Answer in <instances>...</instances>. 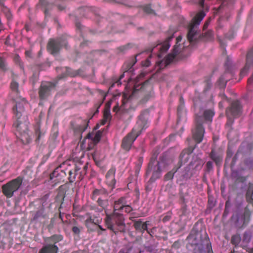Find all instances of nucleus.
<instances>
[{"label": "nucleus", "mask_w": 253, "mask_h": 253, "mask_svg": "<svg viewBox=\"0 0 253 253\" xmlns=\"http://www.w3.org/2000/svg\"><path fill=\"white\" fill-rule=\"evenodd\" d=\"M207 170L208 171H211L212 169L213 164L211 161H209L206 164Z\"/></svg>", "instance_id": "864d4df0"}, {"label": "nucleus", "mask_w": 253, "mask_h": 253, "mask_svg": "<svg viewBox=\"0 0 253 253\" xmlns=\"http://www.w3.org/2000/svg\"><path fill=\"white\" fill-rule=\"evenodd\" d=\"M148 88H149V92L148 93H147L145 96V97L142 99L141 100V101L143 103H145L146 102H147L149 99L150 98V97L151 96V90H152V86L151 85H149L148 86Z\"/></svg>", "instance_id": "c03bdc74"}, {"label": "nucleus", "mask_w": 253, "mask_h": 253, "mask_svg": "<svg viewBox=\"0 0 253 253\" xmlns=\"http://www.w3.org/2000/svg\"><path fill=\"white\" fill-rule=\"evenodd\" d=\"M179 167L177 166L176 165L172 169L168 172L165 176V178L166 180H169L172 179L173 177L174 174L178 171L179 169Z\"/></svg>", "instance_id": "2f4dec72"}, {"label": "nucleus", "mask_w": 253, "mask_h": 253, "mask_svg": "<svg viewBox=\"0 0 253 253\" xmlns=\"http://www.w3.org/2000/svg\"><path fill=\"white\" fill-rule=\"evenodd\" d=\"M0 69L3 71L6 70V65L5 64L4 59L2 57L0 56Z\"/></svg>", "instance_id": "de8ad7c7"}, {"label": "nucleus", "mask_w": 253, "mask_h": 253, "mask_svg": "<svg viewBox=\"0 0 253 253\" xmlns=\"http://www.w3.org/2000/svg\"><path fill=\"white\" fill-rule=\"evenodd\" d=\"M231 177L236 180H239V177H238V173L237 171H233L231 173Z\"/></svg>", "instance_id": "052dcab7"}, {"label": "nucleus", "mask_w": 253, "mask_h": 253, "mask_svg": "<svg viewBox=\"0 0 253 253\" xmlns=\"http://www.w3.org/2000/svg\"><path fill=\"white\" fill-rule=\"evenodd\" d=\"M252 65H253V47L247 54L246 64L240 72V78H242L247 74L250 66Z\"/></svg>", "instance_id": "dca6fc26"}, {"label": "nucleus", "mask_w": 253, "mask_h": 253, "mask_svg": "<svg viewBox=\"0 0 253 253\" xmlns=\"http://www.w3.org/2000/svg\"><path fill=\"white\" fill-rule=\"evenodd\" d=\"M133 226L136 230L141 232L147 230V224L146 222L143 223L141 220L134 221Z\"/></svg>", "instance_id": "a878e982"}, {"label": "nucleus", "mask_w": 253, "mask_h": 253, "mask_svg": "<svg viewBox=\"0 0 253 253\" xmlns=\"http://www.w3.org/2000/svg\"><path fill=\"white\" fill-rule=\"evenodd\" d=\"M115 169L114 168L110 169L106 174V183L112 188L114 187L116 183L115 179Z\"/></svg>", "instance_id": "f3484780"}, {"label": "nucleus", "mask_w": 253, "mask_h": 253, "mask_svg": "<svg viewBox=\"0 0 253 253\" xmlns=\"http://www.w3.org/2000/svg\"><path fill=\"white\" fill-rule=\"evenodd\" d=\"M194 164V162H190L188 165L184 167V168L179 172V181H186L192 176L193 173L191 169V166L193 165Z\"/></svg>", "instance_id": "2eb2a0df"}, {"label": "nucleus", "mask_w": 253, "mask_h": 253, "mask_svg": "<svg viewBox=\"0 0 253 253\" xmlns=\"http://www.w3.org/2000/svg\"><path fill=\"white\" fill-rule=\"evenodd\" d=\"M210 157L216 164V165L221 164L222 161V155L216 153L214 150L212 149L210 154Z\"/></svg>", "instance_id": "393cba45"}, {"label": "nucleus", "mask_w": 253, "mask_h": 253, "mask_svg": "<svg viewBox=\"0 0 253 253\" xmlns=\"http://www.w3.org/2000/svg\"><path fill=\"white\" fill-rule=\"evenodd\" d=\"M241 240L240 235L236 234L232 236L231 242L233 245L237 246L240 243Z\"/></svg>", "instance_id": "c9c22d12"}, {"label": "nucleus", "mask_w": 253, "mask_h": 253, "mask_svg": "<svg viewBox=\"0 0 253 253\" xmlns=\"http://www.w3.org/2000/svg\"><path fill=\"white\" fill-rule=\"evenodd\" d=\"M58 250L57 246L52 244H47L39 251V253H57Z\"/></svg>", "instance_id": "a211bd4d"}, {"label": "nucleus", "mask_w": 253, "mask_h": 253, "mask_svg": "<svg viewBox=\"0 0 253 253\" xmlns=\"http://www.w3.org/2000/svg\"><path fill=\"white\" fill-rule=\"evenodd\" d=\"M56 5L58 8V9L60 11L63 10L65 9V6L64 4H60L56 2Z\"/></svg>", "instance_id": "69168bd1"}, {"label": "nucleus", "mask_w": 253, "mask_h": 253, "mask_svg": "<svg viewBox=\"0 0 253 253\" xmlns=\"http://www.w3.org/2000/svg\"><path fill=\"white\" fill-rule=\"evenodd\" d=\"M18 86V83L16 82L15 81L13 80L10 84V88L12 91L15 92V93L18 94L19 92Z\"/></svg>", "instance_id": "4c0bfd02"}, {"label": "nucleus", "mask_w": 253, "mask_h": 253, "mask_svg": "<svg viewBox=\"0 0 253 253\" xmlns=\"http://www.w3.org/2000/svg\"><path fill=\"white\" fill-rule=\"evenodd\" d=\"M248 83L249 84L253 85V73L252 76L248 79Z\"/></svg>", "instance_id": "774afa93"}, {"label": "nucleus", "mask_w": 253, "mask_h": 253, "mask_svg": "<svg viewBox=\"0 0 253 253\" xmlns=\"http://www.w3.org/2000/svg\"><path fill=\"white\" fill-rule=\"evenodd\" d=\"M108 197L107 191L104 189H97L93 190L92 193V199L93 200L98 199V198L101 199Z\"/></svg>", "instance_id": "4be33fe9"}, {"label": "nucleus", "mask_w": 253, "mask_h": 253, "mask_svg": "<svg viewBox=\"0 0 253 253\" xmlns=\"http://www.w3.org/2000/svg\"><path fill=\"white\" fill-rule=\"evenodd\" d=\"M73 221L75 225L72 227V231L74 234L78 235L80 233L82 227H79L76 226L77 222L74 219H73Z\"/></svg>", "instance_id": "58836bf2"}, {"label": "nucleus", "mask_w": 253, "mask_h": 253, "mask_svg": "<svg viewBox=\"0 0 253 253\" xmlns=\"http://www.w3.org/2000/svg\"><path fill=\"white\" fill-rule=\"evenodd\" d=\"M143 11L148 14L156 15L155 11L152 9L150 5H147L143 7Z\"/></svg>", "instance_id": "ea45409f"}, {"label": "nucleus", "mask_w": 253, "mask_h": 253, "mask_svg": "<svg viewBox=\"0 0 253 253\" xmlns=\"http://www.w3.org/2000/svg\"><path fill=\"white\" fill-rule=\"evenodd\" d=\"M224 66L225 67L226 70L228 71V72L231 71L233 68L234 64L233 63L232 59L230 56H226Z\"/></svg>", "instance_id": "473e14b6"}, {"label": "nucleus", "mask_w": 253, "mask_h": 253, "mask_svg": "<svg viewBox=\"0 0 253 253\" xmlns=\"http://www.w3.org/2000/svg\"><path fill=\"white\" fill-rule=\"evenodd\" d=\"M131 47L130 44H127L126 45L120 46L118 48V50L120 52H124L128 49L130 48Z\"/></svg>", "instance_id": "09e8293b"}, {"label": "nucleus", "mask_w": 253, "mask_h": 253, "mask_svg": "<svg viewBox=\"0 0 253 253\" xmlns=\"http://www.w3.org/2000/svg\"><path fill=\"white\" fill-rule=\"evenodd\" d=\"M97 203L99 206L104 210L106 209L109 205L108 197L102 199L98 198Z\"/></svg>", "instance_id": "c85d7f7f"}, {"label": "nucleus", "mask_w": 253, "mask_h": 253, "mask_svg": "<svg viewBox=\"0 0 253 253\" xmlns=\"http://www.w3.org/2000/svg\"><path fill=\"white\" fill-rule=\"evenodd\" d=\"M2 10L3 11V12L4 13H5L6 16L8 18H9L10 17V12H9V10L6 7H5L4 6H2Z\"/></svg>", "instance_id": "5fc2aeb1"}, {"label": "nucleus", "mask_w": 253, "mask_h": 253, "mask_svg": "<svg viewBox=\"0 0 253 253\" xmlns=\"http://www.w3.org/2000/svg\"><path fill=\"white\" fill-rule=\"evenodd\" d=\"M206 14L203 11H199L192 19V23L189 25L187 38L190 43H194L199 40L205 38L210 40L213 37L212 31L206 32L204 35H201L197 30V26L199 25L205 16Z\"/></svg>", "instance_id": "7ed1b4c3"}, {"label": "nucleus", "mask_w": 253, "mask_h": 253, "mask_svg": "<svg viewBox=\"0 0 253 253\" xmlns=\"http://www.w3.org/2000/svg\"><path fill=\"white\" fill-rule=\"evenodd\" d=\"M250 215H251L250 211L248 210H245L244 211L243 215V218H244V221L243 223V225L245 224L246 221L247 222L248 221V220L249 219V217L250 216Z\"/></svg>", "instance_id": "79ce46f5"}, {"label": "nucleus", "mask_w": 253, "mask_h": 253, "mask_svg": "<svg viewBox=\"0 0 253 253\" xmlns=\"http://www.w3.org/2000/svg\"><path fill=\"white\" fill-rule=\"evenodd\" d=\"M126 204V202L125 197H121L117 201H116L114 203V212L124 210V205Z\"/></svg>", "instance_id": "5701e85b"}, {"label": "nucleus", "mask_w": 253, "mask_h": 253, "mask_svg": "<svg viewBox=\"0 0 253 253\" xmlns=\"http://www.w3.org/2000/svg\"><path fill=\"white\" fill-rule=\"evenodd\" d=\"M49 196V194H46L44 195L41 199V201L42 202V207H44L46 205L45 202L48 199Z\"/></svg>", "instance_id": "3c124183"}, {"label": "nucleus", "mask_w": 253, "mask_h": 253, "mask_svg": "<svg viewBox=\"0 0 253 253\" xmlns=\"http://www.w3.org/2000/svg\"><path fill=\"white\" fill-rule=\"evenodd\" d=\"M225 38L228 40H231L234 37V32L232 30H230L225 35Z\"/></svg>", "instance_id": "603ef678"}, {"label": "nucleus", "mask_w": 253, "mask_h": 253, "mask_svg": "<svg viewBox=\"0 0 253 253\" xmlns=\"http://www.w3.org/2000/svg\"><path fill=\"white\" fill-rule=\"evenodd\" d=\"M54 86L55 84L51 82L42 83L39 91L40 98L41 99L46 98L49 95L51 89Z\"/></svg>", "instance_id": "9b49d317"}, {"label": "nucleus", "mask_w": 253, "mask_h": 253, "mask_svg": "<svg viewBox=\"0 0 253 253\" xmlns=\"http://www.w3.org/2000/svg\"><path fill=\"white\" fill-rule=\"evenodd\" d=\"M231 115H229L228 118V121L226 123V126H231L232 124L233 123V119L231 117Z\"/></svg>", "instance_id": "6e6d98bb"}, {"label": "nucleus", "mask_w": 253, "mask_h": 253, "mask_svg": "<svg viewBox=\"0 0 253 253\" xmlns=\"http://www.w3.org/2000/svg\"><path fill=\"white\" fill-rule=\"evenodd\" d=\"M252 237L251 232L250 231H246L244 233L243 241L246 243H248L251 241Z\"/></svg>", "instance_id": "e433bc0d"}, {"label": "nucleus", "mask_w": 253, "mask_h": 253, "mask_svg": "<svg viewBox=\"0 0 253 253\" xmlns=\"http://www.w3.org/2000/svg\"><path fill=\"white\" fill-rule=\"evenodd\" d=\"M169 32V34H171V35L169 36L167 38L166 40L163 43V45H161V47H160V50H161L162 52H166L167 50H168V49L170 47L169 42L173 39V35L175 32V31H174V30H170Z\"/></svg>", "instance_id": "412c9836"}, {"label": "nucleus", "mask_w": 253, "mask_h": 253, "mask_svg": "<svg viewBox=\"0 0 253 253\" xmlns=\"http://www.w3.org/2000/svg\"><path fill=\"white\" fill-rule=\"evenodd\" d=\"M88 169V164L86 163L82 168V170H81V171H80V175L78 176V179L79 181L82 180L84 175H85L86 173L87 169Z\"/></svg>", "instance_id": "f704fd0d"}, {"label": "nucleus", "mask_w": 253, "mask_h": 253, "mask_svg": "<svg viewBox=\"0 0 253 253\" xmlns=\"http://www.w3.org/2000/svg\"><path fill=\"white\" fill-rule=\"evenodd\" d=\"M228 73L225 72V73L222 75L218 80L219 85L220 88H225L226 86V83L227 81L229 80V79H227L226 76Z\"/></svg>", "instance_id": "c756f323"}, {"label": "nucleus", "mask_w": 253, "mask_h": 253, "mask_svg": "<svg viewBox=\"0 0 253 253\" xmlns=\"http://www.w3.org/2000/svg\"><path fill=\"white\" fill-rule=\"evenodd\" d=\"M214 115V112L211 110H200L197 113L195 118V127L192 130V135L194 140L200 143L202 142L205 128L203 124L206 122H211Z\"/></svg>", "instance_id": "f03ea898"}, {"label": "nucleus", "mask_w": 253, "mask_h": 253, "mask_svg": "<svg viewBox=\"0 0 253 253\" xmlns=\"http://www.w3.org/2000/svg\"><path fill=\"white\" fill-rule=\"evenodd\" d=\"M147 85H148V86H149L150 85V84H149V81H146L145 82H144L142 84L141 86L140 87H139V86H140L139 85L135 86V87L132 91V94L129 96L128 98L127 97V94H124L123 95L124 100L126 99V100L127 101L129 98H131V97L134 96L135 95V94L139 90V89H141L142 90H140V92H142V91L144 89L145 86ZM147 87L148 88V86H147ZM126 103V102H125V101L123 100V104L124 105Z\"/></svg>", "instance_id": "6ab92c4d"}, {"label": "nucleus", "mask_w": 253, "mask_h": 253, "mask_svg": "<svg viewBox=\"0 0 253 253\" xmlns=\"http://www.w3.org/2000/svg\"><path fill=\"white\" fill-rule=\"evenodd\" d=\"M85 225L88 228H89L91 225L96 226V224L94 222V220L92 219L91 217H89L86 219L85 220Z\"/></svg>", "instance_id": "a18cd8bd"}, {"label": "nucleus", "mask_w": 253, "mask_h": 253, "mask_svg": "<svg viewBox=\"0 0 253 253\" xmlns=\"http://www.w3.org/2000/svg\"><path fill=\"white\" fill-rule=\"evenodd\" d=\"M157 155L158 154L156 153H154L153 155L146 171V174L147 175H148L151 172H152V175L145 187L146 190L147 192L151 190V184L157 179L160 177L162 169L165 168L167 165L164 162L163 158H162L160 161H157Z\"/></svg>", "instance_id": "20e7f679"}, {"label": "nucleus", "mask_w": 253, "mask_h": 253, "mask_svg": "<svg viewBox=\"0 0 253 253\" xmlns=\"http://www.w3.org/2000/svg\"><path fill=\"white\" fill-rule=\"evenodd\" d=\"M111 104V101L107 102L105 104V107L104 109V111H108H108H110Z\"/></svg>", "instance_id": "bf43d9fd"}, {"label": "nucleus", "mask_w": 253, "mask_h": 253, "mask_svg": "<svg viewBox=\"0 0 253 253\" xmlns=\"http://www.w3.org/2000/svg\"><path fill=\"white\" fill-rule=\"evenodd\" d=\"M124 210L126 212L129 213L132 210V209L130 206L125 204L124 205Z\"/></svg>", "instance_id": "13d9d810"}, {"label": "nucleus", "mask_w": 253, "mask_h": 253, "mask_svg": "<svg viewBox=\"0 0 253 253\" xmlns=\"http://www.w3.org/2000/svg\"><path fill=\"white\" fill-rule=\"evenodd\" d=\"M64 197H65V196L63 192L58 193L57 196H56V200L60 201L61 202L60 206L59 208V211H60V209L62 208V205L63 203Z\"/></svg>", "instance_id": "37998d69"}, {"label": "nucleus", "mask_w": 253, "mask_h": 253, "mask_svg": "<svg viewBox=\"0 0 253 253\" xmlns=\"http://www.w3.org/2000/svg\"><path fill=\"white\" fill-rule=\"evenodd\" d=\"M15 104L13 108V113L17 119H21L24 116H27L25 112V106L27 103L24 98H20L18 97L15 99Z\"/></svg>", "instance_id": "1a4fd4ad"}, {"label": "nucleus", "mask_w": 253, "mask_h": 253, "mask_svg": "<svg viewBox=\"0 0 253 253\" xmlns=\"http://www.w3.org/2000/svg\"><path fill=\"white\" fill-rule=\"evenodd\" d=\"M241 111V106L239 101L236 100L233 101L230 106L228 107L226 111L227 117L229 115L233 116H238Z\"/></svg>", "instance_id": "4468645a"}, {"label": "nucleus", "mask_w": 253, "mask_h": 253, "mask_svg": "<svg viewBox=\"0 0 253 253\" xmlns=\"http://www.w3.org/2000/svg\"><path fill=\"white\" fill-rule=\"evenodd\" d=\"M186 240L189 244L195 246L193 253H213L211 243L205 230H198L194 226Z\"/></svg>", "instance_id": "f257e3e1"}, {"label": "nucleus", "mask_w": 253, "mask_h": 253, "mask_svg": "<svg viewBox=\"0 0 253 253\" xmlns=\"http://www.w3.org/2000/svg\"><path fill=\"white\" fill-rule=\"evenodd\" d=\"M196 145L194 147H189L184 149L181 152L179 157V161L176 165L177 166L181 167L183 164L187 163L189 159V155L193 152Z\"/></svg>", "instance_id": "f8f14e48"}, {"label": "nucleus", "mask_w": 253, "mask_h": 253, "mask_svg": "<svg viewBox=\"0 0 253 253\" xmlns=\"http://www.w3.org/2000/svg\"><path fill=\"white\" fill-rule=\"evenodd\" d=\"M229 209L227 206V202L226 203L225 210L223 214V217H226L229 213Z\"/></svg>", "instance_id": "4d7b16f0"}, {"label": "nucleus", "mask_w": 253, "mask_h": 253, "mask_svg": "<svg viewBox=\"0 0 253 253\" xmlns=\"http://www.w3.org/2000/svg\"><path fill=\"white\" fill-rule=\"evenodd\" d=\"M90 42L88 41H84L83 42H82L81 44H80V47L81 48H84V47L85 46H88V43H89Z\"/></svg>", "instance_id": "680f3d73"}, {"label": "nucleus", "mask_w": 253, "mask_h": 253, "mask_svg": "<svg viewBox=\"0 0 253 253\" xmlns=\"http://www.w3.org/2000/svg\"><path fill=\"white\" fill-rule=\"evenodd\" d=\"M101 135L102 132L100 131H98L96 132L93 139V142L94 144H96L100 141Z\"/></svg>", "instance_id": "a19ab883"}, {"label": "nucleus", "mask_w": 253, "mask_h": 253, "mask_svg": "<svg viewBox=\"0 0 253 253\" xmlns=\"http://www.w3.org/2000/svg\"><path fill=\"white\" fill-rule=\"evenodd\" d=\"M63 239L62 235L60 234H55L47 239L46 242L47 244H52L55 245L56 243L62 241Z\"/></svg>", "instance_id": "bb28decb"}, {"label": "nucleus", "mask_w": 253, "mask_h": 253, "mask_svg": "<svg viewBox=\"0 0 253 253\" xmlns=\"http://www.w3.org/2000/svg\"><path fill=\"white\" fill-rule=\"evenodd\" d=\"M66 73H62L61 75L58 76L59 80L62 79L66 78L67 76H70L71 77H75L78 75H80V70L77 71L73 70L72 69L69 67H66Z\"/></svg>", "instance_id": "aec40b11"}, {"label": "nucleus", "mask_w": 253, "mask_h": 253, "mask_svg": "<svg viewBox=\"0 0 253 253\" xmlns=\"http://www.w3.org/2000/svg\"><path fill=\"white\" fill-rule=\"evenodd\" d=\"M212 84L210 79H208L205 81V86L204 88V91L206 92L210 89L211 87Z\"/></svg>", "instance_id": "49530a36"}, {"label": "nucleus", "mask_w": 253, "mask_h": 253, "mask_svg": "<svg viewBox=\"0 0 253 253\" xmlns=\"http://www.w3.org/2000/svg\"><path fill=\"white\" fill-rule=\"evenodd\" d=\"M208 204L209 207L210 209H212L214 206V203L212 201H211L210 199H209Z\"/></svg>", "instance_id": "338daca9"}, {"label": "nucleus", "mask_w": 253, "mask_h": 253, "mask_svg": "<svg viewBox=\"0 0 253 253\" xmlns=\"http://www.w3.org/2000/svg\"><path fill=\"white\" fill-rule=\"evenodd\" d=\"M61 172L62 173H64L65 175L66 173L64 171L61 170L60 167L54 169V170L50 174V179L51 180L53 179L54 178H58V177L59 176L60 173L59 172Z\"/></svg>", "instance_id": "72a5a7b5"}, {"label": "nucleus", "mask_w": 253, "mask_h": 253, "mask_svg": "<svg viewBox=\"0 0 253 253\" xmlns=\"http://www.w3.org/2000/svg\"><path fill=\"white\" fill-rule=\"evenodd\" d=\"M82 164H78L76 165L73 169L70 170L68 172L69 176L68 177V179L70 183H73L76 180V172L78 170H81L82 169Z\"/></svg>", "instance_id": "b1692460"}, {"label": "nucleus", "mask_w": 253, "mask_h": 253, "mask_svg": "<svg viewBox=\"0 0 253 253\" xmlns=\"http://www.w3.org/2000/svg\"><path fill=\"white\" fill-rule=\"evenodd\" d=\"M28 118L24 116L21 119H17L13 126L19 133V137L24 144H26L31 141V136L29 134Z\"/></svg>", "instance_id": "423d86ee"}, {"label": "nucleus", "mask_w": 253, "mask_h": 253, "mask_svg": "<svg viewBox=\"0 0 253 253\" xmlns=\"http://www.w3.org/2000/svg\"><path fill=\"white\" fill-rule=\"evenodd\" d=\"M179 45L180 44H176L174 46L172 53L168 54L164 61H162L160 62L159 66L160 68H162L163 64H165V67L167 66L173 60L180 51V49L179 47Z\"/></svg>", "instance_id": "ddd939ff"}, {"label": "nucleus", "mask_w": 253, "mask_h": 253, "mask_svg": "<svg viewBox=\"0 0 253 253\" xmlns=\"http://www.w3.org/2000/svg\"><path fill=\"white\" fill-rule=\"evenodd\" d=\"M67 36H62L56 39H50L47 45V49L51 54L55 55L59 53L62 46L67 48Z\"/></svg>", "instance_id": "0eeeda50"}, {"label": "nucleus", "mask_w": 253, "mask_h": 253, "mask_svg": "<svg viewBox=\"0 0 253 253\" xmlns=\"http://www.w3.org/2000/svg\"><path fill=\"white\" fill-rule=\"evenodd\" d=\"M191 162H194V164L192 165L191 167H194V169H201L203 165L204 164V162L201 159L196 157L195 159H193L192 161Z\"/></svg>", "instance_id": "7c9ffc66"}, {"label": "nucleus", "mask_w": 253, "mask_h": 253, "mask_svg": "<svg viewBox=\"0 0 253 253\" xmlns=\"http://www.w3.org/2000/svg\"><path fill=\"white\" fill-rule=\"evenodd\" d=\"M4 246V243L1 237V230H0V248H3Z\"/></svg>", "instance_id": "0e129e2a"}, {"label": "nucleus", "mask_w": 253, "mask_h": 253, "mask_svg": "<svg viewBox=\"0 0 253 253\" xmlns=\"http://www.w3.org/2000/svg\"><path fill=\"white\" fill-rule=\"evenodd\" d=\"M112 118L110 111H104L103 118L107 121H110Z\"/></svg>", "instance_id": "8fccbe9b"}, {"label": "nucleus", "mask_w": 253, "mask_h": 253, "mask_svg": "<svg viewBox=\"0 0 253 253\" xmlns=\"http://www.w3.org/2000/svg\"><path fill=\"white\" fill-rule=\"evenodd\" d=\"M105 223L108 229L113 231L115 234L119 232H125L126 224L123 215L117 212H113L111 214H107Z\"/></svg>", "instance_id": "39448f33"}, {"label": "nucleus", "mask_w": 253, "mask_h": 253, "mask_svg": "<svg viewBox=\"0 0 253 253\" xmlns=\"http://www.w3.org/2000/svg\"><path fill=\"white\" fill-rule=\"evenodd\" d=\"M141 131H137L134 128L132 129L130 132L125 137L122 143V147L125 150L128 151L130 150L132 144L140 134Z\"/></svg>", "instance_id": "9d476101"}, {"label": "nucleus", "mask_w": 253, "mask_h": 253, "mask_svg": "<svg viewBox=\"0 0 253 253\" xmlns=\"http://www.w3.org/2000/svg\"><path fill=\"white\" fill-rule=\"evenodd\" d=\"M211 18H209V19H208V20H207V21L205 23V24H204V26H203V29H204V30H206V29L208 28V26H209V24H210V22H211Z\"/></svg>", "instance_id": "e2e57ef3"}, {"label": "nucleus", "mask_w": 253, "mask_h": 253, "mask_svg": "<svg viewBox=\"0 0 253 253\" xmlns=\"http://www.w3.org/2000/svg\"><path fill=\"white\" fill-rule=\"evenodd\" d=\"M22 178L21 177H18L2 185V190L3 194L7 198L12 197L14 192L18 190L22 185Z\"/></svg>", "instance_id": "6e6552de"}, {"label": "nucleus", "mask_w": 253, "mask_h": 253, "mask_svg": "<svg viewBox=\"0 0 253 253\" xmlns=\"http://www.w3.org/2000/svg\"><path fill=\"white\" fill-rule=\"evenodd\" d=\"M44 217H45L44 209L43 207L42 206V207L33 215L32 220L34 221H38L40 218Z\"/></svg>", "instance_id": "cd10ccee"}]
</instances>
